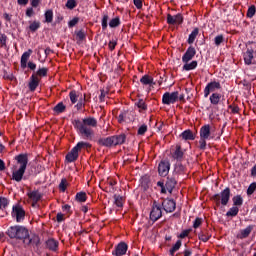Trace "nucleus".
Masks as SVG:
<instances>
[{"mask_svg":"<svg viewBox=\"0 0 256 256\" xmlns=\"http://www.w3.org/2000/svg\"><path fill=\"white\" fill-rule=\"evenodd\" d=\"M74 127L78 135H81L84 139H93L95 133L92 127H97V119L88 117L82 120H74Z\"/></svg>","mask_w":256,"mask_h":256,"instance_id":"1","label":"nucleus"},{"mask_svg":"<svg viewBox=\"0 0 256 256\" xmlns=\"http://www.w3.org/2000/svg\"><path fill=\"white\" fill-rule=\"evenodd\" d=\"M18 165L19 169L14 170L12 172V179L14 181H17V183H19L20 181H22L23 176L25 175V171L27 170V164L29 163V158L27 156V154H20L18 156L15 157Z\"/></svg>","mask_w":256,"mask_h":256,"instance_id":"2","label":"nucleus"},{"mask_svg":"<svg viewBox=\"0 0 256 256\" xmlns=\"http://www.w3.org/2000/svg\"><path fill=\"white\" fill-rule=\"evenodd\" d=\"M6 234L10 239H16L17 241H23L27 243V237H29V230L23 226L15 225L8 228Z\"/></svg>","mask_w":256,"mask_h":256,"instance_id":"3","label":"nucleus"},{"mask_svg":"<svg viewBox=\"0 0 256 256\" xmlns=\"http://www.w3.org/2000/svg\"><path fill=\"white\" fill-rule=\"evenodd\" d=\"M125 139H127L125 134H120L117 136L104 138L100 140V144L104 147H115L117 145H123V143H125Z\"/></svg>","mask_w":256,"mask_h":256,"instance_id":"4","label":"nucleus"},{"mask_svg":"<svg viewBox=\"0 0 256 256\" xmlns=\"http://www.w3.org/2000/svg\"><path fill=\"white\" fill-rule=\"evenodd\" d=\"M212 199L216 205H223L225 207L229 203V199H231V189H224L220 194L214 195Z\"/></svg>","mask_w":256,"mask_h":256,"instance_id":"5","label":"nucleus"},{"mask_svg":"<svg viewBox=\"0 0 256 256\" xmlns=\"http://www.w3.org/2000/svg\"><path fill=\"white\" fill-rule=\"evenodd\" d=\"M179 101V92H166L162 96L163 105H173V103H177Z\"/></svg>","mask_w":256,"mask_h":256,"instance_id":"6","label":"nucleus"},{"mask_svg":"<svg viewBox=\"0 0 256 256\" xmlns=\"http://www.w3.org/2000/svg\"><path fill=\"white\" fill-rule=\"evenodd\" d=\"M161 217H163V211L161 210V206H159L157 202H154L152 210L150 212V219L151 221H159Z\"/></svg>","mask_w":256,"mask_h":256,"instance_id":"7","label":"nucleus"},{"mask_svg":"<svg viewBox=\"0 0 256 256\" xmlns=\"http://www.w3.org/2000/svg\"><path fill=\"white\" fill-rule=\"evenodd\" d=\"M12 217H16L17 223H21L25 219V210L21 205H15L12 208Z\"/></svg>","mask_w":256,"mask_h":256,"instance_id":"8","label":"nucleus"},{"mask_svg":"<svg viewBox=\"0 0 256 256\" xmlns=\"http://www.w3.org/2000/svg\"><path fill=\"white\" fill-rule=\"evenodd\" d=\"M170 169L171 163H169V161H161L158 165V173L160 177H167Z\"/></svg>","mask_w":256,"mask_h":256,"instance_id":"9","label":"nucleus"},{"mask_svg":"<svg viewBox=\"0 0 256 256\" xmlns=\"http://www.w3.org/2000/svg\"><path fill=\"white\" fill-rule=\"evenodd\" d=\"M217 89H221V83H219L217 81L208 83L204 89V97H209V95H211V93L217 91Z\"/></svg>","mask_w":256,"mask_h":256,"instance_id":"10","label":"nucleus"},{"mask_svg":"<svg viewBox=\"0 0 256 256\" xmlns=\"http://www.w3.org/2000/svg\"><path fill=\"white\" fill-rule=\"evenodd\" d=\"M162 207L164 209V211H166V213H173V211H175L177 204L175 203L174 200L171 199H165L162 202Z\"/></svg>","mask_w":256,"mask_h":256,"instance_id":"11","label":"nucleus"},{"mask_svg":"<svg viewBox=\"0 0 256 256\" xmlns=\"http://www.w3.org/2000/svg\"><path fill=\"white\" fill-rule=\"evenodd\" d=\"M167 23L169 25H181L183 23V15L177 14V15H167Z\"/></svg>","mask_w":256,"mask_h":256,"instance_id":"12","label":"nucleus"},{"mask_svg":"<svg viewBox=\"0 0 256 256\" xmlns=\"http://www.w3.org/2000/svg\"><path fill=\"white\" fill-rule=\"evenodd\" d=\"M128 246L125 242L119 243L115 250L112 252V255L114 256H123L127 253Z\"/></svg>","mask_w":256,"mask_h":256,"instance_id":"13","label":"nucleus"},{"mask_svg":"<svg viewBox=\"0 0 256 256\" xmlns=\"http://www.w3.org/2000/svg\"><path fill=\"white\" fill-rule=\"evenodd\" d=\"M196 54L197 51L195 50V48L193 46H190L182 56V61L184 63H189V61H191V59H193Z\"/></svg>","mask_w":256,"mask_h":256,"instance_id":"14","label":"nucleus"},{"mask_svg":"<svg viewBox=\"0 0 256 256\" xmlns=\"http://www.w3.org/2000/svg\"><path fill=\"white\" fill-rule=\"evenodd\" d=\"M201 139H211V125L206 124L200 128Z\"/></svg>","mask_w":256,"mask_h":256,"instance_id":"15","label":"nucleus"},{"mask_svg":"<svg viewBox=\"0 0 256 256\" xmlns=\"http://www.w3.org/2000/svg\"><path fill=\"white\" fill-rule=\"evenodd\" d=\"M28 197L29 199H31V201H33V207H35V204L41 201V198L43 197V195L38 190H34L28 193Z\"/></svg>","mask_w":256,"mask_h":256,"instance_id":"16","label":"nucleus"},{"mask_svg":"<svg viewBox=\"0 0 256 256\" xmlns=\"http://www.w3.org/2000/svg\"><path fill=\"white\" fill-rule=\"evenodd\" d=\"M26 245H35L36 247H39L41 245V239L38 235H32L31 237H26Z\"/></svg>","mask_w":256,"mask_h":256,"instance_id":"17","label":"nucleus"},{"mask_svg":"<svg viewBox=\"0 0 256 256\" xmlns=\"http://www.w3.org/2000/svg\"><path fill=\"white\" fill-rule=\"evenodd\" d=\"M79 159V152L78 150L74 147L72 150L66 155V161L68 163H73V161H77Z\"/></svg>","mask_w":256,"mask_h":256,"instance_id":"18","label":"nucleus"},{"mask_svg":"<svg viewBox=\"0 0 256 256\" xmlns=\"http://www.w3.org/2000/svg\"><path fill=\"white\" fill-rule=\"evenodd\" d=\"M39 77L35 74H33L30 77V82L28 84V87L30 89V91H35V89H37V87H39Z\"/></svg>","mask_w":256,"mask_h":256,"instance_id":"19","label":"nucleus"},{"mask_svg":"<svg viewBox=\"0 0 256 256\" xmlns=\"http://www.w3.org/2000/svg\"><path fill=\"white\" fill-rule=\"evenodd\" d=\"M33 53V50L28 49L26 52H24L21 56V67L25 69L27 67V61H29V58L31 57V54Z\"/></svg>","mask_w":256,"mask_h":256,"instance_id":"20","label":"nucleus"},{"mask_svg":"<svg viewBox=\"0 0 256 256\" xmlns=\"http://www.w3.org/2000/svg\"><path fill=\"white\" fill-rule=\"evenodd\" d=\"M46 247L50 251H57L59 247V242L53 238H50L46 241Z\"/></svg>","mask_w":256,"mask_h":256,"instance_id":"21","label":"nucleus"},{"mask_svg":"<svg viewBox=\"0 0 256 256\" xmlns=\"http://www.w3.org/2000/svg\"><path fill=\"white\" fill-rule=\"evenodd\" d=\"M175 185H177V182L175 181V179L168 178L165 184L166 191H168V193H172L173 189H175Z\"/></svg>","mask_w":256,"mask_h":256,"instance_id":"22","label":"nucleus"},{"mask_svg":"<svg viewBox=\"0 0 256 256\" xmlns=\"http://www.w3.org/2000/svg\"><path fill=\"white\" fill-rule=\"evenodd\" d=\"M251 231H253V228L251 226H248L245 229L241 230L240 233L237 235L238 239H247V236L251 235Z\"/></svg>","mask_w":256,"mask_h":256,"instance_id":"23","label":"nucleus"},{"mask_svg":"<svg viewBox=\"0 0 256 256\" xmlns=\"http://www.w3.org/2000/svg\"><path fill=\"white\" fill-rule=\"evenodd\" d=\"M244 62L246 65H251L253 63V50H247L244 53Z\"/></svg>","mask_w":256,"mask_h":256,"instance_id":"24","label":"nucleus"},{"mask_svg":"<svg viewBox=\"0 0 256 256\" xmlns=\"http://www.w3.org/2000/svg\"><path fill=\"white\" fill-rule=\"evenodd\" d=\"M181 137L182 139H184V141H195V136L193 135V132H191V130H186L182 132Z\"/></svg>","mask_w":256,"mask_h":256,"instance_id":"25","label":"nucleus"},{"mask_svg":"<svg viewBox=\"0 0 256 256\" xmlns=\"http://www.w3.org/2000/svg\"><path fill=\"white\" fill-rule=\"evenodd\" d=\"M172 157L177 161H181L183 159V151L181 150V146H176V150L172 154Z\"/></svg>","mask_w":256,"mask_h":256,"instance_id":"26","label":"nucleus"},{"mask_svg":"<svg viewBox=\"0 0 256 256\" xmlns=\"http://www.w3.org/2000/svg\"><path fill=\"white\" fill-rule=\"evenodd\" d=\"M197 35H199V28H194L191 34L188 37L189 45H193L195 43V39H197Z\"/></svg>","mask_w":256,"mask_h":256,"instance_id":"27","label":"nucleus"},{"mask_svg":"<svg viewBox=\"0 0 256 256\" xmlns=\"http://www.w3.org/2000/svg\"><path fill=\"white\" fill-rule=\"evenodd\" d=\"M183 70L184 71H193V69H197V61L192 62H184Z\"/></svg>","mask_w":256,"mask_h":256,"instance_id":"28","label":"nucleus"},{"mask_svg":"<svg viewBox=\"0 0 256 256\" xmlns=\"http://www.w3.org/2000/svg\"><path fill=\"white\" fill-rule=\"evenodd\" d=\"M140 83H142V85H155V82H153V77L149 75H144L140 79Z\"/></svg>","mask_w":256,"mask_h":256,"instance_id":"29","label":"nucleus"},{"mask_svg":"<svg viewBox=\"0 0 256 256\" xmlns=\"http://www.w3.org/2000/svg\"><path fill=\"white\" fill-rule=\"evenodd\" d=\"M221 101V94L219 93H213L210 96V103L212 105H219V102Z\"/></svg>","mask_w":256,"mask_h":256,"instance_id":"30","label":"nucleus"},{"mask_svg":"<svg viewBox=\"0 0 256 256\" xmlns=\"http://www.w3.org/2000/svg\"><path fill=\"white\" fill-rule=\"evenodd\" d=\"M74 148L77 149V150H78V153H79V151H81V149H89V148H91V144H89L88 142H83V141H81V142H78V143L75 145Z\"/></svg>","mask_w":256,"mask_h":256,"instance_id":"31","label":"nucleus"},{"mask_svg":"<svg viewBox=\"0 0 256 256\" xmlns=\"http://www.w3.org/2000/svg\"><path fill=\"white\" fill-rule=\"evenodd\" d=\"M44 23H53V10H47L44 14Z\"/></svg>","mask_w":256,"mask_h":256,"instance_id":"32","label":"nucleus"},{"mask_svg":"<svg viewBox=\"0 0 256 256\" xmlns=\"http://www.w3.org/2000/svg\"><path fill=\"white\" fill-rule=\"evenodd\" d=\"M76 201H78L79 203H85L87 201V194L85 192L77 193Z\"/></svg>","mask_w":256,"mask_h":256,"instance_id":"33","label":"nucleus"},{"mask_svg":"<svg viewBox=\"0 0 256 256\" xmlns=\"http://www.w3.org/2000/svg\"><path fill=\"white\" fill-rule=\"evenodd\" d=\"M239 213V208L237 206H233L229 209V211L226 213L227 217H237Z\"/></svg>","mask_w":256,"mask_h":256,"instance_id":"34","label":"nucleus"},{"mask_svg":"<svg viewBox=\"0 0 256 256\" xmlns=\"http://www.w3.org/2000/svg\"><path fill=\"white\" fill-rule=\"evenodd\" d=\"M114 204L116 205V207H123V197L115 194L114 195Z\"/></svg>","mask_w":256,"mask_h":256,"instance_id":"35","label":"nucleus"},{"mask_svg":"<svg viewBox=\"0 0 256 256\" xmlns=\"http://www.w3.org/2000/svg\"><path fill=\"white\" fill-rule=\"evenodd\" d=\"M181 249V240H178L175 245L170 249V255H175L176 251H179Z\"/></svg>","mask_w":256,"mask_h":256,"instance_id":"36","label":"nucleus"},{"mask_svg":"<svg viewBox=\"0 0 256 256\" xmlns=\"http://www.w3.org/2000/svg\"><path fill=\"white\" fill-rule=\"evenodd\" d=\"M255 13H256L255 5H252L248 8L246 15H247L248 19H253V17H255Z\"/></svg>","mask_w":256,"mask_h":256,"instance_id":"37","label":"nucleus"},{"mask_svg":"<svg viewBox=\"0 0 256 256\" xmlns=\"http://www.w3.org/2000/svg\"><path fill=\"white\" fill-rule=\"evenodd\" d=\"M39 27H41V22L34 21L30 24L29 29H30V31H32V33H35V31H37V29H39Z\"/></svg>","mask_w":256,"mask_h":256,"instance_id":"38","label":"nucleus"},{"mask_svg":"<svg viewBox=\"0 0 256 256\" xmlns=\"http://www.w3.org/2000/svg\"><path fill=\"white\" fill-rule=\"evenodd\" d=\"M9 205V200L5 197H0V210L7 209Z\"/></svg>","mask_w":256,"mask_h":256,"instance_id":"39","label":"nucleus"},{"mask_svg":"<svg viewBox=\"0 0 256 256\" xmlns=\"http://www.w3.org/2000/svg\"><path fill=\"white\" fill-rule=\"evenodd\" d=\"M66 107L63 105V102L58 103L55 107H54V111L55 113H63L65 111Z\"/></svg>","mask_w":256,"mask_h":256,"instance_id":"40","label":"nucleus"},{"mask_svg":"<svg viewBox=\"0 0 256 256\" xmlns=\"http://www.w3.org/2000/svg\"><path fill=\"white\" fill-rule=\"evenodd\" d=\"M256 191V182H253L249 185L248 189H247V195L251 196L253 195V193H255Z\"/></svg>","mask_w":256,"mask_h":256,"instance_id":"41","label":"nucleus"},{"mask_svg":"<svg viewBox=\"0 0 256 256\" xmlns=\"http://www.w3.org/2000/svg\"><path fill=\"white\" fill-rule=\"evenodd\" d=\"M49 69L47 68H40L37 72L36 75L38 77H47V73H48Z\"/></svg>","mask_w":256,"mask_h":256,"instance_id":"42","label":"nucleus"},{"mask_svg":"<svg viewBox=\"0 0 256 256\" xmlns=\"http://www.w3.org/2000/svg\"><path fill=\"white\" fill-rule=\"evenodd\" d=\"M67 179H62L60 184H59V189L60 191H62L63 193H65V191H67Z\"/></svg>","mask_w":256,"mask_h":256,"instance_id":"43","label":"nucleus"},{"mask_svg":"<svg viewBox=\"0 0 256 256\" xmlns=\"http://www.w3.org/2000/svg\"><path fill=\"white\" fill-rule=\"evenodd\" d=\"M120 23L121 22H120L119 18H113L109 22V27H111V28L119 27Z\"/></svg>","mask_w":256,"mask_h":256,"instance_id":"44","label":"nucleus"},{"mask_svg":"<svg viewBox=\"0 0 256 256\" xmlns=\"http://www.w3.org/2000/svg\"><path fill=\"white\" fill-rule=\"evenodd\" d=\"M137 107L139 108L140 111H145L147 110V104L145 103L144 100H139L137 103H136Z\"/></svg>","mask_w":256,"mask_h":256,"instance_id":"45","label":"nucleus"},{"mask_svg":"<svg viewBox=\"0 0 256 256\" xmlns=\"http://www.w3.org/2000/svg\"><path fill=\"white\" fill-rule=\"evenodd\" d=\"M223 41H225V37L223 35H218L214 39V43L217 47H219V45H221V43H223Z\"/></svg>","mask_w":256,"mask_h":256,"instance_id":"46","label":"nucleus"},{"mask_svg":"<svg viewBox=\"0 0 256 256\" xmlns=\"http://www.w3.org/2000/svg\"><path fill=\"white\" fill-rule=\"evenodd\" d=\"M233 203H234V205H236V206H241V205H243V198L241 197V196H235L234 198H233Z\"/></svg>","mask_w":256,"mask_h":256,"instance_id":"47","label":"nucleus"},{"mask_svg":"<svg viewBox=\"0 0 256 256\" xmlns=\"http://www.w3.org/2000/svg\"><path fill=\"white\" fill-rule=\"evenodd\" d=\"M70 101L71 103L75 104L77 102V92L75 90H72L69 93Z\"/></svg>","mask_w":256,"mask_h":256,"instance_id":"48","label":"nucleus"},{"mask_svg":"<svg viewBox=\"0 0 256 256\" xmlns=\"http://www.w3.org/2000/svg\"><path fill=\"white\" fill-rule=\"evenodd\" d=\"M67 9H75L77 7V2L75 0H68L66 2Z\"/></svg>","mask_w":256,"mask_h":256,"instance_id":"49","label":"nucleus"},{"mask_svg":"<svg viewBox=\"0 0 256 256\" xmlns=\"http://www.w3.org/2000/svg\"><path fill=\"white\" fill-rule=\"evenodd\" d=\"M201 223H203V219L201 218H196L194 223H193V227L194 229H197L199 227H201Z\"/></svg>","mask_w":256,"mask_h":256,"instance_id":"50","label":"nucleus"},{"mask_svg":"<svg viewBox=\"0 0 256 256\" xmlns=\"http://www.w3.org/2000/svg\"><path fill=\"white\" fill-rule=\"evenodd\" d=\"M136 9H143V0H133Z\"/></svg>","mask_w":256,"mask_h":256,"instance_id":"51","label":"nucleus"},{"mask_svg":"<svg viewBox=\"0 0 256 256\" xmlns=\"http://www.w3.org/2000/svg\"><path fill=\"white\" fill-rule=\"evenodd\" d=\"M144 133H147V125L145 124L138 128V135H143Z\"/></svg>","mask_w":256,"mask_h":256,"instance_id":"52","label":"nucleus"},{"mask_svg":"<svg viewBox=\"0 0 256 256\" xmlns=\"http://www.w3.org/2000/svg\"><path fill=\"white\" fill-rule=\"evenodd\" d=\"M109 21V16L104 15L102 18V29H107V22Z\"/></svg>","mask_w":256,"mask_h":256,"instance_id":"53","label":"nucleus"},{"mask_svg":"<svg viewBox=\"0 0 256 256\" xmlns=\"http://www.w3.org/2000/svg\"><path fill=\"white\" fill-rule=\"evenodd\" d=\"M207 138H200L199 144H200V149H205L207 147Z\"/></svg>","mask_w":256,"mask_h":256,"instance_id":"54","label":"nucleus"},{"mask_svg":"<svg viewBox=\"0 0 256 256\" xmlns=\"http://www.w3.org/2000/svg\"><path fill=\"white\" fill-rule=\"evenodd\" d=\"M0 45H7V36L5 34H0Z\"/></svg>","mask_w":256,"mask_h":256,"instance_id":"55","label":"nucleus"},{"mask_svg":"<svg viewBox=\"0 0 256 256\" xmlns=\"http://www.w3.org/2000/svg\"><path fill=\"white\" fill-rule=\"evenodd\" d=\"M77 23H79V19L78 18H74V19L69 21L68 26L69 27H75V25H77Z\"/></svg>","mask_w":256,"mask_h":256,"instance_id":"56","label":"nucleus"},{"mask_svg":"<svg viewBox=\"0 0 256 256\" xmlns=\"http://www.w3.org/2000/svg\"><path fill=\"white\" fill-rule=\"evenodd\" d=\"M199 240L203 241L204 243H207V241H209V235L200 234L199 235Z\"/></svg>","mask_w":256,"mask_h":256,"instance_id":"57","label":"nucleus"},{"mask_svg":"<svg viewBox=\"0 0 256 256\" xmlns=\"http://www.w3.org/2000/svg\"><path fill=\"white\" fill-rule=\"evenodd\" d=\"M108 47H109L110 51H113L115 49V47H117V42L114 40L110 41L108 44Z\"/></svg>","mask_w":256,"mask_h":256,"instance_id":"58","label":"nucleus"},{"mask_svg":"<svg viewBox=\"0 0 256 256\" xmlns=\"http://www.w3.org/2000/svg\"><path fill=\"white\" fill-rule=\"evenodd\" d=\"M76 36L78 37V39H80V41H83V39H85V33L81 30L76 33Z\"/></svg>","mask_w":256,"mask_h":256,"instance_id":"59","label":"nucleus"},{"mask_svg":"<svg viewBox=\"0 0 256 256\" xmlns=\"http://www.w3.org/2000/svg\"><path fill=\"white\" fill-rule=\"evenodd\" d=\"M56 219H57L58 223H61V221H64L65 215H63V213H58L56 216Z\"/></svg>","mask_w":256,"mask_h":256,"instance_id":"60","label":"nucleus"},{"mask_svg":"<svg viewBox=\"0 0 256 256\" xmlns=\"http://www.w3.org/2000/svg\"><path fill=\"white\" fill-rule=\"evenodd\" d=\"M189 235V231L188 230H184L180 235L179 238L180 239H185V237H187Z\"/></svg>","mask_w":256,"mask_h":256,"instance_id":"61","label":"nucleus"},{"mask_svg":"<svg viewBox=\"0 0 256 256\" xmlns=\"http://www.w3.org/2000/svg\"><path fill=\"white\" fill-rule=\"evenodd\" d=\"M33 13H34L33 8H27L26 10L27 17H33Z\"/></svg>","mask_w":256,"mask_h":256,"instance_id":"62","label":"nucleus"},{"mask_svg":"<svg viewBox=\"0 0 256 256\" xmlns=\"http://www.w3.org/2000/svg\"><path fill=\"white\" fill-rule=\"evenodd\" d=\"M193 255V252L189 249L184 250V256H191Z\"/></svg>","mask_w":256,"mask_h":256,"instance_id":"63","label":"nucleus"},{"mask_svg":"<svg viewBox=\"0 0 256 256\" xmlns=\"http://www.w3.org/2000/svg\"><path fill=\"white\" fill-rule=\"evenodd\" d=\"M251 175H252V177H256V164L251 169Z\"/></svg>","mask_w":256,"mask_h":256,"instance_id":"64","label":"nucleus"}]
</instances>
